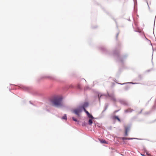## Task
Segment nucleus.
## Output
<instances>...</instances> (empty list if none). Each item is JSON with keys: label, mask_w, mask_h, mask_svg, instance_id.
I'll list each match as a JSON object with an SVG mask.
<instances>
[{"label": "nucleus", "mask_w": 156, "mask_h": 156, "mask_svg": "<svg viewBox=\"0 0 156 156\" xmlns=\"http://www.w3.org/2000/svg\"><path fill=\"white\" fill-rule=\"evenodd\" d=\"M127 137H122V140H127Z\"/></svg>", "instance_id": "obj_14"}, {"label": "nucleus", "mask_w": 156, "mask_h": 156, "mask_svg": "<svg viewBox=\"0 0 156 156\" xmlns=\"http://www.w3.org/2000/svg\"><path fill=\"white\" fill-rule=\"evenodd\" d=\"M124 127H125V131L128 132L129 130V129L130 126H125Z\"/></svg>", "instance_id": "obj_5"}, {"label": "nucleus", "mask_w": 156, "mask_h": 156, "mask_svg": "<svg viewBox=\"0 0 156 156\" xmlns=\"http://www.w3.org/2000/svg\"><path fill=\"white\" fill-rule=\"evenodd\" d=\"M62 119L66 120L67 119V117L66 115H65L62 118Z\"/></svg>", "instance_id": "obj_10"}, {"label": "nucleus", "mask_w": 156, "mask_h": 156, "mask_svg": "<svg viewBox=\"0 0 156 156\" xmlns=\"http://www.w3.org/2000/svg\"><path fill=\"white\" fill-rule=\"evenodd\" d=\"M134 139V138H127V139L128 140H132V139Z\"/></svg>", "instance_id": "obj_15"}, {"label": "nucleus", "mask_w": 156, "mask_h": 156, "mask_svg": "<svg viewBox=\"0 0 156 156\" xmlns=\"http://www.w3.org/2000/svg\"><path fill=\"white\" fill-rule=\"evenodd\" d=\"M128 135V132L125 131V135L126 136H127Z\"/></svg>", "instance_id": "obj_16"}, {"label": "nucleus", "mask_w": 156, "mask_h": 156, "mask_svg": "<svg viewBox=\"0 0 156 156\" xmlns=\"http://www.w3.org/2000/svg\"><path fill=\"white\" fill-rule=\"evenodd\" d=\"M133 111V110L130 108H129L125 111L126 112H131Z\"/></svg>", "instance_id": "obj_4"}, {"label": "nucleus", "mask_w": 156, "mask_h": 156, "mask_svg": "<svg viewBox=\"0 0 156 156\" xmlns=\"http://www.w3.org/2000/svg\"><path fill=\"white\" fill-rule=\"evenodd\" d=\"M83 110L86 112V113L87 114V115L90 114L89 112L88 111H86L85 109H83Z\"/></svg>", "instance_id": "obj_12"}, {"label": "nucleus", "mask_w": 156, "mask_h": 156, "mask_svg": "<svg viewBox=\"0 0 156 156\" xmlns=\"http://www.w3.org/2000/svg\"><path fill=\"white\" fill-rule=\"evenodd\" d=\"M100 142L101 143L108 144V143L105 140H100Z\"/></svg>", "instance_id": "obj_6"}, {"label": "nucleus", "mask_w": 156, "mask_h": 156, "mask_svg": "<svg viewBox=\"0 0 156 156\" xmlns=\"http://www.w3.org/2000/svg\"><path fill=\"white\" fill-rule=\"evenodd\" d=\"M101 96H100V97H99V99H100V98H101Z\"/></svg>", "instance_id": "obj_17"}, {"label": "nucleus", "mask_w": 156, "mask_h": 156, "mask_svg": "<svg viewBox=\"0 0 156 156\" xmlns=\"http://www.w3.org/2000/svg\"><path fill=\"white\" fill-rule=\"evenodd\" d=\"M88 116L89 118H91V119H93L94 118L93 116L90 114L88 115Z\"/></svg>", "instance_id": "obj_9"}, {"label": "nucleus", "mask_w": 156, "mask_h": 156, "mask_svg": "<svg viewBox=\"0 0 156 156\" xmlns=\"http://www.w3.org/2000/svg\"><path fill=\"white\" fill-rule=\"evenodd\" d=\"M82 108L80 106L78 108L73 110V112L77 116H79L80 113L82 112Z\"/></svg>", "instance_id": "obj_2"}, {"label": "nucleus", "mask_w": 156, "mask_h": 156, "mask_svg": "<svg viewBox=\"0 0 156 156\" xmlns=\"http://www.w3.org/2000/svg\"><path fill=\"white\" fill-rule=\"evenodd\" d=\"M62 98L59 97L54 98L51 101V103L53 106L59 107L62 106Z\"/></svg>", "instance_id": "obj_1"}, {"label": "nucleus", "mask_w": 156, "mask_h": 156, "mask_svg": "<svg viewBox=\"0 0 156 156\" xmlns=\"http://www.w3.org/2000/svg\"><path fill=\"white\" fill-rule=\"evenodd\" d=\"M88 105V104L87 102H86L84 103L83 105L82 106H80L83 109H85V108L87 107Z\"/></svg>", "instance_id": "obj_3"}, {"label": "nucleus", "mask_w": 156, "mask_h": 156, "mask_svg": "<svg viewBox=\"0 0 156 156\" xmlns=\"http://www.w3.org/2000/svg\"><path fill=\"white\" fill-rule=\"evenodd\" d=\"M111 100H112L114 101H116V99L115 98L114 96H112L111 97Z\"/></svg>", "instance_id": "obj_8"}, {"label": "nucleus", "mask_w": 156, "mask_h": 156, "mask_svg": "<svg viewBox=\"0 0 156 156\" xmlns=\"http://www.w3.org/2000/svg\"><path fill=\"white\" fill-rule=\"evenodd\" d=\"M115 118L117 119L119 122H120L121 120L119 118V117L117 116H115Z\"/></svg>", "instance_id": "obj_11"}, {"label": "nucleus", "mask_w": 156, "mask_h": 156, "mask_svg": "<svg viewBox=\"0 0 156 156\" xmlns=\"http://www.w3.org/2000/svg\"><path fill=\"white\" fill-rule=\"evenodd\" d=\"M72 119L73 121L75 122H77V120L76 119H75L74 117H72Z\"/></svg>", "instance_id": "obj_13"}, {"label": "nucleus", "mask_w": 156, "mask_h": 156, "mask_svg": "<svg viewBox=\"0 0 156 156\" xmlns=\"http://www.w3.org/2000/svg\"><path fill=\"white\" fill-rule=\"evenodd\" d=\"M93 123V121L92 119H90L88 121V123L90 125H91Z\"/></svg>", "instance_id": "obj_7"}]
</instances>
